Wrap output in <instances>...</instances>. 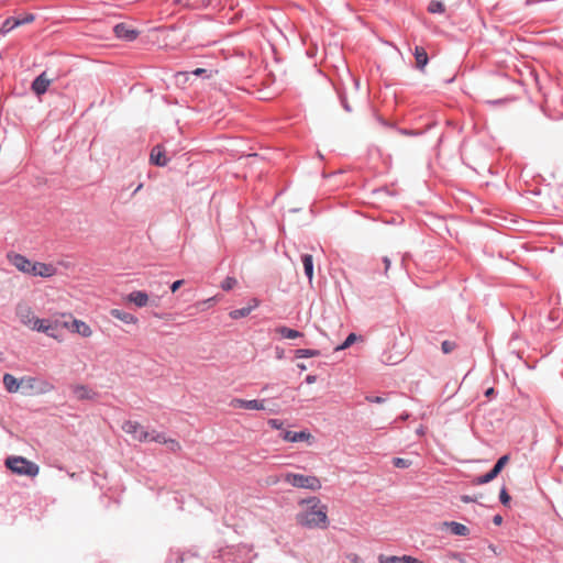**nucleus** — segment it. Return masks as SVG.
Segmentation results:
<instances>
[{
  "instance_id": "f257e3e1",
  "label": "nucleus",
  "mask_w": 563,
  "mask_h": 563,
  "mask_svg": "<svg viewBox=\"0 0 563 563\" xmlns=\"http://www.w3.org/2000/svg\"><path fill=\"white\" fill-rule=\"evenodd\" d=\"M300 510L296 522L307 529H327L329 527L328 507L320 498L312 496L299 501Z\"/></svg>"
},
{
  "instance_id": "f03ea898",
  "label": "nucleus",
  "mask_w": 563,
  "mask_h": 563,
  "mask_svg": "<svg viewBox=\"0 0 563 563\" xmlns=\"http://www.w3.org/2000/svg\"><path fill=\"white\" fill-rule=\"evenodd\" d=\"M282 478L285 483L295 488H302L311 492H318L322 488L320 478L314 475L287 472L282 475Z\"/></svg>"
},
{
  "instance_id": "7ed1b4c3",
  "label": "nucleus",
  "mask_w": 563,
  "mask_h": 563,
  "mask_svg": "<svg viewBox=\"0 0 563 563\" xmlns=\"http://www.w3.org/2000/svg\"><path fill=\"white\" fill-rule=\"evenodd\" d=\"M5 466L18 475H25L29 477H35L40 472L38 465L22 456L8 457L5 460Z\"/></svg>"
},
{
  "instance_id": "20e7f679",
  "label": "nucleus",
  "mask_w": 563,
  "mask_h": 563,
  "mask_svg": "<svg viewBox=\"0 0 563 563\" xmlns=\"http://www.w3.org/2000/svg\"><path fill=\"white\" fill-rule=\"evenodd\" d=\"M122 430L132 437L133 440L140 442L153 441V435L156 430H147L144 426L134 420L123 422Z\"/></svg>"
},
{
  "instance_id": "39448f33",
  "label": "nucleus",
  "mask_w": 563,
  "mask_h": 563,
  "mask_svg": "<svg viewBox=\"0 0 563 563\" xmlns=\"http://www.w3.org/2000/svg\"><path fill=\"white\" fill-rule=\"evenodd\" d=\"M69 320H65L62 323V328L69 330L73 333H77L82 338H89L92 335V329L85 321L78 320L68 316Z\"/></svg>"
},
{
  "instance_id": "423d86ee",
  "label": "nucleus",
  "mask_w": 563,
  "mask_h": 563,
  "mask_svg": "<svg viewBox=\"0 0 563 563\" xmlns=\"http://www.w3.org/2000/svg\"><path fill=\"white\" fill-rule=\"evenodd\" d=\"M8 261L21 273L31 275L32 273V265H34V262L29 260L22 254L19 253H9L7 255Z\"/></svg>"
},
{
  "instance_id": "0eeeda50",
  "label": "nucleus",
  "mask_w": 563,
  "mask_h": 563,
  "mask_svg": "<svg viewBox=\"0 0 563 563\" xmlns=\"http://www.w3.org/2000/svg\"><path fill=\"white\" fill-rule=\"evenodd\" d=\"M16 316L20 322L31 330H34L35 321L38 317L35 316L32 308L25 303H20L16 307Z\"/></svg>"
},
{
  "instance_id": "6e6552de",
  "label": "nucleus",
  "mask_w": 563,
  "mask_h": 563,
  "mask_svg": "<svg viewBox=\"0 0 563 563\" xmlns=\"http://www.w3.org/2000/svg\"><path fill=\"white\" fill-rule=\"evenodd\" d=\"M32 273L30 276L49 278L57 274V268L52 263L34 262L32 265Z\"/></svg>"
},
{
  "instance_id": "1a4fd4ad",
  "label": "nucleus",
  "mask_w": 563,
  "mask_h": 563,
  "mask_svg": "<svg viewBox=\"0 0 563 563\" xmlns=\"http://www.w3.org/2000/svg\"><path fill=\"white\" fill-rule=\"evenodd\" d=\"M20 384H21V387L29 389V390L37 389L40 391L45 393V391H49L53 389V386L49 383L44 382V380H38L37 378L31 377V376L22 377L20 379Z\"/></svg>"
},
{
  "instance_id": "9d476101",
  "label": "nucleus",
  "mask_w": 563,
  "mask_h": 563,
  "mask_svg": "<svg viewBox=\"0 0 563 563\" xmlns=\"http://www.w3.org/2000/svg\"><path fill=\"white\" fill-rule=\"evenodd\" d=\"M230 406L232 408H243L249 410H264L266 408L265 400H244L240 398L232 399Z\"/></svg>"
},
{
  "instance_id": "9b49d317",
  "label": "nucleus",
  "mask_w": 563,
  "mask_h": 563,
  "mask_svg": "<svg viewBox=\"0 0 563 563\" xmlns=\"http://www.w3.org/2000/svg\"><path fill=\"white\" fill-rule=\"evenodd\" d=\"M115 37L124 41H133L137 36V32L125 23H119L113 27Z\"/></svg>"
},
{
  "instance_id": "f8f14e48",
  "label": "nucleus",
  "mask_w": 563,
  "mask_h": 563,
  "mask_svg": "<svg viewBox=\"0 0 563 563\" xmlns=\"http://www.w3.org/2000/svg\"><path fill=\"white\" fill-rule=\"evenodd\" d=\"M53 81L52 78L47 77L46 71H43L40 76H37L32 82V90L37 96H42L47 91L48 86Z\"/></svg>"
},
{
  "instance_id": "ddd939ff",
  "label": "nucleus",
  "mask_w": 563,
  "mask_h": 563,
  "mask_svg": "<svg viewBox=\"0 0 563 563\" xmlns=\"http://www.w3.org/2000/svg\"><path fill=\"white\" fill-rule=\"evenodd\" d=\"M152 435L154 442L165 444L172 452H177L180 450L179 442L175 439L167 438L165 433L156 431V433Z\"/></svg>"
},
{
  "instance_id": "4468645a",
  "label": "nucleus",
  "mask_w": 563,
  "mask_h": 563,
  "mask_svg": "<svg viewBox=\"0 0 563 563\" xmlns=\"http://www.w3.org/2000/svg\"><path fill=\"white\" fill-rule=\"evenodd\" d=\"M282 437L285 441H288V442H301V441L309 442L310 440L313 439L312 434L308 431H300V432L284 431L282 433Z\"/></svg>"
},
{
  "instance_id": "2eb2a0df",
  "label": "nucleus",
  "mask_w": 563,
  "mask_h": 563,
  "mask_svg": "<svg viewBox=\"0 0 563 563\" xmlns=\"http://www.w3.org/2000/svg\"><path fill=\"white\" fill-rule=\"evenodd\" d=\"M260 306V301L256 298H253L246 307L241 309L232 310L229 316L232 319H240L247 317L255 308Z\"/></svg>"
},
{
  "instance_id": "dca6fc26",
  "label": "nucleus",
  "mask_w": 563,
  "mask_h": 563,
  "mask_svg": "<svg viewBox=\"0 0 563 563\" xmlns=\"http://www.w3.org/2000/svg\"><path fill=\"white\" fill-rule=\"evenodd\" d=\"M151 162L157 166H165L168 162V159L165 157L164 151L161 146H155L152 150Z\"/></svg>"
},
{
  "instance_id": "f3484780",
  "label": "nucleus",
  "mask_w": 563,
  "mask_h": 563,
  "mask_svg": "<svg viewBox=\"0 0 563 563\" xmlns=\"http://www.w3.org/2000/svg\"><path fill=\"white\" fill-rule=\"evenodd\" d=\"M128 299L137 307H145L150 301L147 294L144 291H133L129 295Z\"/></svg>"
},
{
  "instance_id": "a211bd4d",
  "label": "nucleus",
  "mask_w": 563,
  "mask_h": 563,
  "mask_svg": "<svg viewBox=\"0 0 563 563\" xmlns=\"http://www.w3.org/2000/svg\"><path fill=\"white\" fill-rule=\"evenodd\" d=\"M111 314L126 324H135L137 322L136 317L119 309L111 310Z\"/></svg>"
},
{
  "instance_id": "6ab92c4d",
  "label": "nucleus",
  "mask_w": 563,
  "mask_h": 563,
  "mask_svg": "<svg viewBox=\"0 0 563 563\" xmlns=\"http://www.w3.org/2000/svg\"><path fill=\"white\" fill-rule=\"evenodd\" d=\"M3 385L9 393H16L21 387L20 380L11 374H4Z\"/></svg>"
},
{
  "instance_id": "aec40b11",
  "label": "nucleus",
  "mask_w": 563,
  "mask_h": 563,
  "mask_svg": "<svg viewBox=\"0 0 563 563\" xmlns=\"http://www.w3.org/2000/svg\"><path fill=\"white\" fill-rule=\"evenodd\" d=\"M444 526L449 527L455 536H467L470 533L468 528L460 522L451 521L444 522Z\"/></svg>"
},
{
  "instance_id": "412c9836",
  "label": "nucleus",
  "mask_w": 563,
  "mask_h": 563,
  "mask_svg": "<svg viewBox=\"0 0 563 563\" xmlns=\"http://www.w3.org/2000/svg\"><path fill=\"white\" fill-rule=\"evenodd\" d=\"M302 264L305 274L308 277L309 282L311 283L313 279V260L310 254H305L302 256Z\"/></svg>"
},
{
  "instance_id": "4be33fe9",
  "label": "nucleus",
  "mask_w": 563,
  "mask_h": 563,
  "mask_svg": "<svg viewBox=\"0 0 563 563\" xmlns=\"http://www.w3.org/2000/svg\"><path fill=\"white\" fill-rule=\"evenodd\" d=\"M18 26H19L18 18L10 16V18L5 19L4 22L2 23V25L0 27V33L7 34Z\"/></svg>"
},
{
  "instance_id": "5701e85b",
  "label": "nucleus",
  "mask_w": 563,
  "mask_h": 563,
  "mask_svg": "<svg viewBox=\"0 0 563 563\" xmlns=\"http://www.w3.org/2000/svg\"><path fill=\"white\" fill-rule=\"evenodd\" d=\"M415 57L417 66L422 69L428 63L427 52L422 47H416Z\"/></svg>"
},
{
  "instance_id": "b1692460",
  "label": "nucleus",
  "mask_w": 563,
  "mask_h": 563,
  "mask_svg": "<svg viewBox=\"0 0 563 563\" xmlns=\"http://www.w3.org/2000/svg\"><path fill=\"white\" fill-rule=\"evenodd\" d=\"M276 332L286 339H297L302 335L299 331L289 329L287 327H278Z\"/></svg>"
},
{
  "instance_id": "393cba45",
  "label": "nucleus",
  "mask_w": 563,
  "mask_h": 563,
  "mask_svg": "<svg viewBox=\"0 0 563 563\" xmlns=\"http://www.w3.org/2000/svg\"><path fill=\"white\" fill-rule=\"evenodd\" d=\"M62 323H63V321H59L57 319L54 320L44 333L55 340H60L59 333H58V328L62 327Z\"/></svg>"
},
{
  "instance_id": "a878e982",
  "label": "nucleus",
  "mask_w": 563,
  "mask_h": 563,
  "mask_svg": "<svg viewBox=\"0 0 563 563\" xmlns=\"http://www.w3.org/2000/svg\"><path fill=\"white\" fill-rule=\"evenodd\" d=\"M71 390H73L75 398H77V399L81 400V399H88L91 397L90 390L85 386L77 385V386H74Z\"/></svg>"
},
{
  "instance_id": "bb28decb",
  "label": "nucleus",
  "mask_w": 563,
  "mask_h": 563,
  "mask_svg": "<svg viewBox=\"0 0 563 563\" xmlns=\"http://www.w3.org/2000/svg\"><path fill=\"white\" fill-rule=\"evenodd\" d=\"M54 320L52 319H40L37 318L36 321H35V327H34V330L33 331H37V332H45L47 330V328L49 327V324H52Z\"/></svg>"
},
{
  "instance_id": "cd10ccee",
  "label": "nucleus",
  "mask_w": 563,
  "mask_h": 563,
  "mask_svg": "<svg viewBox=\"0 0 563 563\" xmlns=\"http://www.w3.org/2000/svg\"><path fill=\"white\" fill-rule=\"evenodd\" d=\"M430 13H443L445 11L444 3L438 0H432L428 5Z\"/></svg>"
},
{
  "instance_id": "c85d7f7f",
  "label": "nucleus",
  "mask_w": 563,
  "mask_h": 563,
  "mask_svg": "<svg viewBox=\"0 0 563 563\" xmlns=\"http://www.w3.org/2000/svg\"><path fill=\"white\" fill-rule=\"evenodd\" d=\"M358 340V336L355 333H350L345 341L335 347V351H343L347 347H350L353 343H355Z\"/></svg>"
},
{
  "instance_id": "c756f323",
  "label": "nucleus",
  "mask_w": 563,
  "mask_h": 563,
  "mask_svg": "<svg viewBox=\"0 0 563 563\" xmlns=\"http://www.w3.org/2000/svg\"><path fill=\"white\" fill-rule=\"evenodd\" d=\"M319 355V351L317 350H310V349H299L296 351L297 357H314Z\"/></svg>"
},
{
  "instance_id": "7c9ffc66",
  "label": "nucleus",
  "mask_w": 563,
  "mask_h": 563,
  "mask_svg": "<svg viewBox=\"0 0 563 563\" xmlns=\"http://www.w3.org/2000/svg\"><path fill=\"white\" fill-rule=\"evenodd\" d=\"M378 562L379 563H402V556H396V555L387 556V555L380 554L378 556Z\"/></svg>"
},
{
  "instance_id": "2f4dec72",
  "label": "nucleus",
  "mask_w": 563,
  "mask_h": 563,
  "mask_svg": "<svg viewBox=\"0 0 563 563\" xmlns=\"http://www.w3.org/2000/svg\"><path fill=\"white\" fill-rule=\"evenodd\" d=\"M509 462L508 455H503L492 471H494L497 475L501 472V470L505 467V465Z\"/></svg>"
},
{
  "instance_id": "473e14b6",
  "label": "nucleus",
  "mask_w": 563,
  "mask_h": 563,
  "mask_svg": "<svg viewBox=\"0 0 563 563\" xmlns=\"http://www.w3.org/2000/svg\"><path fill=\"white\" fill-rule=\"evenodd\" d=\"M497 477V474L494 471H489L487 474L479 476L476 478V484H486Z\"/></svg>"
},
{
  "instance_id": "72a5a7b5",
  "label": "nucleus",
  "mask_w": 563,
  "mask_h": 563,
  "mask_svg": "<svg viewBox=\"0 0 563 563\" xmlns=\"http://www.w3.org/2000/svg\"><path fill=\"white\" fill-rule=\"evenodd\" d=\"M393 464L399 468H407L411 465V461L402 457H395L393 460Z\"/></svg>"
},
{
  "instance_id": "f704fd0d",
  "label": "nucleus",
  "mask_w": 563,
  "mask_h": 563,
  "mask_svg": "<svg viewBox=\"0 0 563 563\" xmlns=\"http://www.w3.org/2000/svg\"><path fill=\"white\" fill-rule=\"evenodd\" d=\"M19 21V26L32 23L35 20L34 14L32 13H25L22 16H16Z\"/></svg>"
},
{
  "instance_id": "c9c22d12",
  "label": "nucleus",
  "mask_w": 563,
  "mask_h": 563,
  "mask_svg": "<svg viewBox=\"0 0 563 563\" xmlns=\"http://www.w3.org/2000/svg\"><path fill=\"white\" fill-rule=\"evenodd\" d=\"M238 284L236 279L233 277H227L222 284L221 287L224 290H231L235 285Z\"/></svg>"
},
{
  "instance_id": "e433bc0d",
  "label": "nucleus",
  "mask_w": 563,
  "mask_h": 563,
  "mask_svg": "<svg viewBox=\"0 0 563 563\" xmlns=\"http://www.w3.org/2000/svg\"><path fill=\"white\" fill-rule=\"evenodd\" d=\"M499 499L501 501L503 505L505 506H508L509 503H510V496L509 494L507 493L506 488H501L500 490V494H499Z\"/></svg>"
},
{
  "instance_id": "4c0bfd02",
  "label": "nucleus",
  "mask_w": 563,
  "mask_h": 563,
  "mask_svg": "<svg viewBox=\"0 0 563 563\" xmlns=\"http://www.w3.org/2000/svg\"><path fill=\"white\" fill-rule=\"evenodd\" d=\"M402 563H423V562L418 560L417 558H413L410 555H402Z\"/></svg>"
},
{
  "instance_id": "58836bf2",
  "label": "nucleus",
  "mask_w": 563,
  "mask_h": 563,
  "mask_svg": "<svg viewBox=\"0 0 563 563\" xmlns=\"http://www.w3.org/2000/svg\"><path fill=\"white\" fill-rule=\"evenodd\" d=\"M268 424L274 429H282L283 428V421L278 419H271L268 421Z\"/></svg>"
},
{
  "instance_id": "ea45409f",
  "label": "nucleus",
  "mask_w": 563,
  "mask_h": 563,
  "mask_svg": "<svg viewBox=\"0 0 563 563\" xmlns=\"http://www.w3.org/2000/svg\"><path fill=\"white\" fill-rule=\"evenodd\" d=\"M442 350L444 353H450L453 350V344L449 341L442 343Z\"/></svg>"
},
{
  "instance_id": "a19ab883",
  "label": "nucleus",
  "mask_w": 563,
  "mask_h": 563,
  "mask_svg": "<svg viewBox=\"0 0 563 563\" xmlns=\"http://www.w3.org/2000/svg\"><path fill=\"white\" fill-rule=\"evenodd\" d=\"M184 284V280L183 279H179V280H176L174 282L172 285H170V290L173 292L177 291L179 289V287Z\"/></svg>"
},
{
  "instance_id": "79ce46f5",
  "label": "nucleus",
  "mask_w": 563,
  "mask_h": 563,
  "mask_svg": "<svg viewBox=\"0 0 563 563\" xmlns=\"http://www.w3.org/2000/svg\"><path fill=\"white\" fill-rule=\"evenodd\" d=\"M368 401L380 404L384 401L382 397H367Z\"/></svg>"
},
{
  "instance_id": "37998d69",
  "label": "nucleus",
  "mask_w": 563,
  "mask_h": 563,
  "mask_svg": "<svg viewBox=\"0 0 563 563\" xmlns=\"http://www.w3.org/2000/svg\"><path fill=\"white\" fill-rule=\"evenodd\" d=\"M493 522L497 526L501 525L503 522V517L499 516V515H496L494 518H493Z\"/></svg>"
},
{
  "instance_id": "c03bdc74",
  "label": "nucleus",
  "mask_w": 563,
  "mask_h": 563,
  "mask_svg": "<svg viewBox=\"0 0 563 563\" xmlns=\"http://www.w3.org/2000/svg\"><path fill=\"white\" fill-rule=\"evenodd\" d=\"M316 380H317V377L314 375H308L306 377L307 384H313V383H316Z\"/></svg>"
},
{
  "instance_id": "a18cd8bd",
  "label": "nucleus",
  "mask_w": 563,
  "mask_h": 563,
  "mask_svg": "<svg viewBox=\"0 0 563 563\" xmlns=\"http://www.w3.org/2000/svg\"><path fill=\"white\" fill-rule=\"evenodd\" d=\"M461 499H462V501H464V503H472V501H475V499H474L473 497L467 496V495L462 496V497H461Z\"/></svg>"
},
{
  "instance_id": "49530a36",
  "label": "nucleus",
  "mask_w": 563,
  "mask_h": 563,
  "mask_svg": "<svg viewBox=\"0 0 563 563\" xmlns=\"http://www.w3.org/2000/svg\"><path fill=\"white\" fill-rule=\"evenodd\" d=\"M216 301H217V298L216 297H211V298H208L207 300H205L203 303L213 305Z\"/></svg>"
},
{
  "instance_id": "de8ad7c7",
  "label": "nucleus",
  "mask_w": 563,
  "mask_h": 563,
  "mask_svg": "<svg viewBox=\"0 0 563 563\" xmlns=\"http://www.w3.org/2000/svg\"><path fill=\"white\" fill-rule=\"evenodd\" d=\"M384 263H385V268H386V269H388V268H389V266H390V261H389V258H388V257H385V258H384Z\"/></svg>"
},
{
  "instance_id": "09e8293b",
  "label": "nucleus",
  "mask_w": 563,
  "mask_h": 563,
  "mask_svg": "<svg viewBox=\"0 0 563 563\" xmlns=\"http://www.w3.org/2000/svg\"><path fill=\"white\" fill-rule=\"evenodd\" d=\"M298 368H299L300 371H306V369H307V366H306L303 363H300V364H298Z\"/></svg>"
},
{
  "instance_id": "8fccbe9b",
  "label": "nucleus",
  "mask_w": 563,
  "mask_h": 563,
  "mask_svg": "<svg viewBox=\"0 0 563 563\" xmlns=\"http://www.w3.org/2000/svg\"><path fill=\"white\" fill-rule=\"evenodd\" d=\"M202 71H205V70H203V69H201V68H198V69H196V70L194 71V74H195V75H199V74H201Z\"/></svg>"
},
{
  "instance_id": "3c124183",
  "label": "nucleus",
  "mask_w": 563,
  "mask_h": 563,
  "mask_svg": "<svg viewBox=\"0 0 563 563\" xmlns=\"http://www.w3.org/2000/svg\"><path fill=\"white\" fill-rule=\"evenodd\" d=\"M493 393H494V389L489 388V389L486 390V396H490Z\"/></svg>"
},
{
  "instance_id": "603ef678",
  "label": "nucleus",
  "mask_w": 563,
  "mask_h": 563,
  "mask_svg": "<svg viewBox=\"0 0 563 563\" xmlns=\"http://www.w3.org/2000/svg\"><path fill=\"white\" fill-rule=\"evenodd\" d=\"M277 357H278V358H282V357H283V351H278V352H277Z\"/></svg>"
},
{
  "instance_id": "864d4df0",
  "label": "nucleus",
  "mask_w": 563,
  "mask_h": 563,
  "mask_svg": "<svg viewBox=\"0 0 563 563\" xmlns=\"http://www.w3.org/2000/svg\"><path fill=\"white\" fill-rule=\"evenodd\" d=\"M489 549L492 550V552L496 553V548L494 545H489Z\"/></svg>"
},
{
  "instance_id": "5fc2aeb1",
  "label": "nucleus",
  "mask_w": 563,
  "mask_h": 563,
  "mask_svg": "<svg viewBox=\"0 0 563 563\" xmlns=\"http://www.w3.org/2000/svg\"><path fill=\"white\" fill-rule=\"evenodd\" d=\"M417 432H418L419 434H422V433H423V429H422V428H420V429H418V430H417Z\"/></svg>"
},
{
  "instance_id": "6e6d98bb",
  "label": "nucleus",
  "mask_w": 563,
  "mask_h": 563,
  "mask_svg": "<svg viewBox=\"0 0 563 563\" xmlns=\"http://www.w3.org/2000/svg\"><path fill=\"white\" fill-rule=\"evenodd\" d=\"M344 108H345V110H347V111L350 110V108H349V106H347V104H344Z\"/></svg>"
}]
</instances>
